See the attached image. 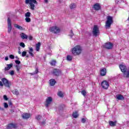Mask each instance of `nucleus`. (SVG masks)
<instances>
[{
  "label": "nucleus",
  "mask_w": 129,
  "mask_h": 129,
  "mask_svg": "<svg viewBox=\"0 0 129 129\" xmlns=\"http://www.w3.org/2000/svg\"><path fill=\"white\" fill-rule=\"evenodd\" d=\"M44 3H45V4H48V0H44Z\"/></svg>",
  "instance_id": "obj_51"
},
{
  "label": "nucleus",
  "mask_w": 129,
  "mask_h": 129,
  "mask_svg": "<svg viewBox=\"0 0 129 129\" xmlns=\"http://www.w3.org/2000/svg\"><path fill=\"white\" fill-rule=\"evenodd\" d=\"M50 64L51 66H56V60L55 59L52 60L50 61Z\"/></svg>",
  "instance_id": "obj_29"
},
{
  "label": "nucleus",
  "mask_w": 129,
  "mask_h": 129,
  "mask_svg": "<svg viewBox=\"0 0 129 129\" xmlns=\"http://www.w3.org/2000/svg\"><path fill=\"white\" fill-rule=\"evenodd\" d=\"M42 125H45V124H46V120H43L42 122H41Z\"/></svg>",
  "instance_id": "obj_46"
},
{
  "label": "nucleus",
  "mask_w": 129,
  "mask_h": 129,
  "mask_svg": "<svg viewBox=\"0 0 129 129\" xmlns=\"http://www.w3.org/2000/svg\"><path fill=\"white\" fill-rule=\"evenodd\" d=\"M71 34L69 35L70 37H73V36H74V33H73V31L72 30H71Z\"/></svg>",
  "instance_id": "obj_39"
},
{
  "label": "nucleus",
  "mask_w": 129,
  "mask_h": 129,
  "mask_svg": "<svg viewBox=\"0 0 129 129\" xmlns=\"http://www.w3.org/2000/svg\"><path fill=\"white\" fill-rule=\"evenodd\" d=\"M13 67V63H10L9 64H7V67L5 68V71H8L9 69H11Z\"/></svg>",
  "instance_id": "obj_24"
},
{
  "label": "nucleus",
  "mask_w": 129,
  "mask_h": 129,
  "mask_svg": "<svg viewBox=\"0 0 129 129\" xmlns=\"http://www.w3.org/2000/svg\"><path fill=\"white\" fill-rule=\"evenodd\" d=\"M72 115L73 117H74V118H77V117H78V116H79V115L78 114V111H75V112H73Z\"/></svg>",
  "instance_id": "obj_19"
},
{
  "label": "nucleus",
  "mask_w": 129,
  "mask_h": 129,
  "mask_svg": "<svg viewBox=\"0 0 129 129\" xmlns=\"http://www.w3.org/2000/svg\"><path fill=\"white\" fill-rule=\"evenodd\" d=\"M14 27L15 28H16L17 29H18V30H20L21 31H23V30H24V29L23 28V27H22L17 24H14Z\"/></svg>",
  "instance_id": "obj_21"
},
{
  "label": "nucleus",
  "mask_w": 129,
  "mask_h": 129,
  "mask_svg": "<svg viewBox=\"0 0 129 129\" xmlns=\"http://www.w3.org/2000/svg\"><path fill=\"white\" fill-rule=\"evenodd\" d=\"M18 127V126L17 125V124L15 123H10L7 126V129H10V128H17Z\"/></svg>",
  "instance_id": "obj_13"
},
{
  "label": "nucleus",
  "mask_w": 129,
  "mask_h": 129,
  "mask_svg": "<svg viewBox=\"0 0 129 129\" xmlns=\"http://www.w3.org/2000/svg\"><path fill=\"white\" fill-rule=\"evenodd\" d=\"M40 47H41V42H38L35 45V48L37 51H39Z\"/></svg>",
  "instance_id": "obj_22"
},
{
  "label": "nucleus",
  "mask_w": 129,
  "mask_h": 129,
  "mask_svg": "<svg viewBox=\"0 0 129 129\" xmlns=\"http://www.w3.org/2000/svg\"><path fill=\"white\" fill-rule=\"evenodd\" d=\"M106 19L105 27L107 29V28H110L111 25L113 24V18L112 16H108L106 17Z\"/></svg>",
  "instance_id": "obj_4"
},
{
  "label": "nucleus",
  "mask_w": 129,
  "mask_h": 129,
  "mask_svg": "<svg viewBox=\"0 0 129 129\" xmlns=\"http://www.w3.org/2000/svg\"><path fill=\"white\" fill-rule=\"evenodd\" d=\"M26 5H30V9L32 11H34L35 10V5H38V2L36 0H25Z\"/></svg>",
  "instance_id": "obj_3"
},
{
  "label": "nucleus",
  "mask_w": 129,
  "mask_h": 129,
  "mask_svg": "<svg viewBox=\"0 0 129 129\" xmlns=\"http://www.w3.org/2000/svg\"><path fill=\"white\" fill-rule=\"evenodd\" d=\"M101 76H105L106 75V69L104 68L100 71Z\"/></svg>",
  "instance_id": "obj_16"
},
{
  "label": "nucleus",
  "mask_w": 129,
  "mask_h": 129,
  "mask_svg": "<svg viewBox=\"0 0 129 129\" xmlns=\"http://www.w3.org/2000/svg\"><path fill=\"white\" fill-rule=\"evenodd\" d=\"M92 33L93 36L94 37H97V36H99V34H100V32L99 31V28L97 25H94L93 28Z\"/></svg>",
  "instance_id": "obj_5"
},
{
  "label": "nucleus",
  "mask_w": 129,
  "mask_h": 129,
  "mask_svg": "<svg viewBox=\"0 0 129 129\" xmlns=\"http://www.w3.org/2000/svg\"><path fill=\"white\" fill-rule=\"evenodd\" d=\"M5 60H6V61H8V60H9V57L6 56V57H5Z\"/></svg>",
  "instance_id": "obj_50"
},
{
  "label": "nucleus",
  "mask_w": 129,
  "mask_h": 129,
  "mask_svg": "<svg viewBox=\"0 0 129 129\" xmlns=\"http://www.w3.org/2000/svg\"><path fill=\"white\" fill-rule=\"evenodd\" d=\"M67 59L68 60V61H72V56L71 55H67Z\"/></svg>",
  "instance_id": "obj_31"
},
{
  "label": "nucleus",
  "mask_w": 129,
  "mask_h": 129,
  "mask_svg": "<svg viewBox=\"0 0 129 129\" xmlns=\"http://www.w3.org/2000/svg\"><path fill=\"white\" fill-rule=\"evenodd\" d=\"M93 9H94L95 11H99V10H101V6L98 3L95 4L93 7Z\"/></svg>",
  "instance_id": "obj_14"
},
{
  "label": "nucleus",
  "mask_w": 129,
  "mask_h": 129,
  "mask_svg": "<svg viewBox=\"0 0 129 129\" xmlns=\"http://www.w3.org/2000/svg\"><path fill=\"white\" fill-rule=\"evenodd\" d=\"M15 63L16 64H18V65H19V64H21V61L19 60H15Z\"/></svg>",
  "instance_id": "obj_41"
},
{
  "label": "nucleus",
  "mask_w": 129,
  "mask_h": 129,
  "mask_svg": "<svg viewBox=\"0 0 129 129\" xmlns=\"http://www.w3.org/2000/svg\"><path fill=\"white\" fill-rule=\"evenodd\" d=\"M53 101V99L51 97H47L46 99L45 106L46 107H49V105L51 104V102Z\"/></svg>",
  "instance_id": "obj_12"
},
{
  "label": "nucleus",
  "mask_w": 129,
  "mask_h": 129,
  "mask_svg": "<svg viewBox=\"0 0 129 129\" xmlns=\"http://www.w3.org/2000/svg\"><path fill=\"white\" fill-rule=\"evenodd\" d=\"M38 73H39V70H38V68H36V69L34 72V74H38Z\"/></svg>",
  "instance_id": "obj_45"
},
{
  "label": "nucleus",
  "mask_w": 129,
  "mask_h": 129,
  "mask_svg": "<svg viewBox=\"0 0 129 129\" xmlns=\"http://www.w3.org/2000/svg\"><path fill=\"white\" fill-rule=\"evenodd\" d=\"M0 86H4V84L2 81H0Z\"/></svg>",
  "instance_id": "obj_49"
},
{
  "label": "nucleus",
  "mask_w": 129,
  "mask_h": 129,
  "mask_svg": "<svg viewBox=\"0 0 129 129\" xmlns=\"http://www.w3.org/2000/svg\"><path fill=\"white\" fill-rule=\"evenodd\" d=\"M9 74H10V75H12V76H13V75H14V74H15V71H11L9 73Z\"/></svg>",
  "instance_id": "obj_40"
},
{
  "label": "nucleus",
  "mask_w": 129,
  "mask_h": 129,
  "mask_svg": "<svg viewBox=\"0 0 129 129\" xmlns=\"http://www.w3.org/2000/svg\"><path fill=\"white\" fill-rule=\"evenodd\" d=\"M101 85L104 89H107L109 86V83L107 81L104 80L101 82Z\"/></svg>",
  "instance_id": "obj_11"
},
{
  "label": "nucleus",
  "mask_w": 129,
  "mask_h": 129,
  "mask_svg": "<svg viewBox=\"0 0 129 129\" xmlns=\"http://www.w3.org/2000/svg\"><path fill=\"white\" fill-rule=\"evenodd\" d=\"M57 95L61 98H63V97H64V94H63V92H62V91L58 92V93H57Z\"/></svg>",
  "instance_id": "obj_28"
},
{
  "label": "nucleus",
  "mask_w": 129,
  "mask_h": 129,
  "mask_svg": "<svg viewBox=\"0 0 129 129\" xmlns=\"http://www.w3.org/2000/svg\"><path fill=\"white\" fill-rule=\"evenodd\" d=\"M4 107L5 108H8V107H9V105H8L7 103H4Z\"/></svg>",
  "instance_id": "obj_42"
},
{
  "label": "nucleus",
  "mask_w": 129,
  "mask_h": 129,
  "mask_svg": "<svg viewBox=\"0 0 129 129\" xmlns=\"http://www.w3.org/2000/svg\"><path fill=\"white\" fill-rule=\"evenodd\" d=\"M23 118L24 119H28V118H30L31 117V114L28 113H24L22 115Z\"/></svg>",
  "instance_id": "obj_15"
},
{
  "label": "nucleus",
  "mask_w": 129,
  "mask_h": 129,
  "mask_svg": "<svg viewBox=\"0 0 129 129\" xmlns=\"http://www.w3.org/2000/svg\"><path fill=\"white\" fill-rule=\"evenodd\" d=\"M7 24H8V32L10 33H11V32H12V21L11 20V19H10V17L8 18Z\"/></svg>",
  "instance_id": "obj_10"
},
{
  "label": "nucleus",
  "mask_w": 129,
  "mask_h": 129,
  "mask_svg": "<svg viewBox=\"0 0 129 129\" xmlns=\"http://www.w3.org/2000/svg\"><path fill=\"white\" fill-rule=\"evenodd\" d=\"M20 37H21L22 39H23V40H27V39H28V35H26L25 33H22L20 34Z\"/></svg>",
  "instance_id": "obj_20"
},
{
  "label": "nucleus",
  "mask_w": 129,
  "mask_h": 129,
  "mask_svg": "<svg viewBox=\"0 0 129 129\" xmlns=\"http://www.w3.org/2000/svg\"><path fill=\"white\" fill-rule=\"evenodd\" d=\"M15 58L17 59V60H20V58H19L18 56H16Z\"/></svg>",
  "instance_id": "obj_52"
},
{
  "label": "nucleus",
  "mask_w": 129,
  "mask_h": 129,
  "mask_svg": "<svg viewBox=\"0 0 129 129\" xmlns=\"http://www.w3.org/2000/svg\"><path fill=\"white\" fill-rule=\"evenodd\" d=\"M18 53H19V54H21V51H20V50H19V51H18Z\"/></svg>",
  "instance_id": "obj_53"
},
{
  "label": "nucleus",
  "mask_w": 129,
  "mask_h": 129,
  "mask_svg": "<svg viewBox=\"0 0 129 129\" xmlns=\"http://www.w3.org/2000/svg\"><path fill=\"white\" fill-rule=\"evenodd\" d=\"M4 98L5 99V100H8L9 99L8 98V97L7 96V95H4Z\"/></svg>",
  "instance_id": "obj_47"
},
{
  "label": "nucleus",
  "mask_w": 129,
  "mask_h": 129,
  "mask_svg": "<svg viewBox=\"0 0 129 129\" xmlns=\"http://www.w3.org/2000/svg\"><path fill=\"white\" fill-rule=\"evenodd\" d=\"M20 46L22 47V48H25V47H26V45H25V43L24 42H21L20 43Z\"/></svg>",
  "instance_id": "obj_34"
},
{
  "label": "nucleus",
  "mask_w": 129,
  "mask_h": 129,
  "mask_svg": "<svg viewBox=\"0 0 129 129\" xmlns=\"http://www.w3.org/2000/svg\"><path fill=\"white\" fill-rule=\"evenodd\" d=\"M49 84L50 86H54L56 84V81L55 79H51L49 80Z\"/></svg>",
  "instance_id": "obj_18"
},
{
  "label": "nucleus",
  "mask_w": 129,
  "mask_h": 129,
  "mask_svg": "<svg viewBox=\"0 0 129 129\" xmlns=\"http://www.w3.org/2000/svg\"><path fill=\"white\" fill-rule=\"evenodd\" d=\"M26 18H30L31 17V12H28L25 14Z\"/></svg>",
  "instance_id": "obj_30"
},
{
  "label": "nucleus",
  "mask_w": 129,
  "mask_h": 129,
  "mask_svg": "<svg viewBox=\"0 0 129 129\" xmlns=\"http://www.w3.org/2000/svg\"><path fill=\"white\" fill-rule=\"evenodd\" d=\"M2 82H3V84L6 86V87H8V88H11V85H12V83L11 82L9 81L8 79L5 78H3L2 79Z\"/></svg>",
  "instance_id": "obj_8"
},
{
  "label": "nucleus",
  "mask_w": 129,
  "mask_h": 129,
  "mask_svg": "<svg viewBox=\"0 0 129 129\" xmlns=\"http://www.w3.org/2000/svg\"><path fill=\"white\" fill-rule=\"evenodd\" d=\"M82 123H85L86 122V120L85 119V118H83L82 119Z\"/></svg>",
  "instance_id": "obj_43"
},
{
  "label": "nucleus",
  "mask_w": 129,
  "mask_h": 129,
  "mask_svg": "<svg viewBox=\"0 0 129 129\" xmlns=\"http://www.w3.org/2000/svg\"><path fill=\"white\" fill-rule=\"evenodd\" d=\"M87 92L86 91H85V90H83L81 91V94H82V95H83L84 96H86V94H87Z\"/></svg>",
  "instance_id": "obj_32"
},
{
  "label": "nucleus",
  "mask_w": 129,
  "mask_h": 129,
  "mask_svg": "<svg viewBox=\"0 0 129 129\" xmlns=\"http://www.w3.org/2000/svg\"><path fill=\"white\" fill-rule=\"evenodd\" d=\"M33 52H34V50L33 49V48L30 47L29 48V54H30L31 57H34V53H33Z\"/></svg>",
  "instance_id": "obj_23"
},
{
  "label": "nucleus",
  "mask_w": 129,
  "mask_h": 129,
  "mask_svg": "<svg viewBox=\"0 0 129 129\" xmlns=\"http://www.w3.org/2000/svg\"><path fill=\"white\" fill-rule=\"evenodd\" d=\"M10 58L11 59H15V55H13V54H11L10 56H9Z\"/></svg>",
  "instance_id": "obj_44"
},
{
  "label": "nucleus",
  "mask_w": 129,
  "mask_h": 129,
  "mask_svg": "<svg viewBox=\"0 0 129 129\" xmlns=\"http://www.w3.org/2000/svg\"><path fill=\"white\" fill-rule=\"evenodd\" d=\"M109 124L111 126H115V125H116V121H110L109 122Z\"/></svg>",
  "instance_id": "obj_25"
},
{
  "label": "nucleus",
  "mask_w": 129,
  "mask_h": 129,
  "mask_svg": "<svg viewBox=\"0 0 129 129\" xmlns=\"http://www.w3.org/2000/svg\"><path fill=\"white\" fill-rule=\"evenodd\" d=\"M12 93L13 94H15L16 95H19V92L18 89H15L14 90L12 91Z\"/></svg>",
  "instance_id": "obj_27"
},
{
  "label": "nucleus",
  "mask_w": 129,
  "mask_h": 129,
  "mask_svg": "<svg viewBox=\"0 0 129 129\" xmlns=\"http://www.w3.org/2000/svg\"><path fill=\"white\" fill-rule=\"evenodd\" d=\"M70 8L71 10H73L74 9H76V5L74 3H72L70 5Z\"/></svg>",
  "instance_id": "obj_26"
},
{
  "label": "nucleus",
  "mask_w": 129,
  "mask_h": 129,
  "mask_svg": "<svg viewBox=\"0 0 129 129\" xmlns=\"http://www.w3.org/2000/svg\"><path fill=\"white\" fill-rule=\"evenodd\" d=\"M27 55V52L26 51H23L22 52V57H25Z\"/></svg>",
  "instance_id": "obj_37"
},
{
  "label": "nucleus",
  "mask_w": 129,
  "mask_h": 129,
  "mask_svg": "<svg viewBox=\"0 0 129 129\" xmlns=\"http://www.w3.org/2000/svg\"><path fill=\"white\" fill-rule=\"evenodd\" d=\"M72 52L75 56L80 55L82 52V48L80 45H76L72 50Z\"/></svg>",
  "instance_id": "obj_2"
},
{
  "label": "nucleus",
  "mask_w": 129,
  "mask_h": 129,
  "mask_svg": "<svg viewBox=\"0 0 129 129\" xmlns=\"http://www.w3.org/2000/svg\"><path fill=\"white\" fill-rule=\"evenodd\" d=\"M18 49H19V51H20V47H19Z\"/></svg>",
  "instance_id": "obj_56"
},
{
  "label": "nucleus",
  "mask_w": 129,
  "mask_h": 129,
  "mask_svg": "<svg viewBox=\"0 0 129 129\" xmlns=\"http://www.w3.org/2000/svg\"><path fill=\"white\" fill-rule=\"evenodd\" d=\"M20 69H21V68H20V66H16V70L17 72H19L20 71Z\"/></svg>",
  "instance_id": "obj_38"
},
{
  "label": "nucleus",
  "mask_w": 129,
  "mask_h": 129,
  "mask_svg": "<svg viewBox=\"0 0 129 129\" xmlns=\"http://www.w3.org/2000/svg\"><path fill=\"white\" fill-rule=\"evenodd\" d=\"M8 104H9V106H11V107H12V106H13V103L12 102V101L9 100Z\"/></svg>",
  "instance_id": "obj_35"
},
{
  "label": "nucleus",
  "mask_w": 129,
  "mask_h": 129,
  "mask_svg": "<svg viewBox=\"0 0 129 129\" xmlns=\"http://www.w3.org/2000/svg\"><path fill=\"white\" fill-rule=\"evenodd\" d=\"M25 20L26 23H30L31 22V18L29 17H26Z\"/></svg>",
  "instance_id": "obj_33"
},
{
  "label": "nucleus",
  "mask_w": 129,
  "mask_h": 129,
  "mask_svg": "<svg viewBox=\"0 0 129 129\" xmlns=\"http://www.w3.org/2000/svg\"><path fill=\"white\" fill-rule=\"evenodd\" d=\"M62 73V71L59 69L54 68L53 69L52 74L54 75V76H56V77H59L60 75H61Z\"/></svg>",
  "instance_id": "obj_7"
},
{
  "label": "nucleus",
  "mask_w": 129,
  "mask_h": 129,
  "mask_svg": "<svg viewBox=\"0 0 129 129\" xmlns=\"http://www.w3.org/2000/svg\"><path fill=\"white\" fill-rule=\"evenodd\" d=\"M103 47L104 48H105V49L111 50V49H112V48H113V44L110 42H106L104 44Z\"/></svg>",
  "instance_id": "obj_9"
},
{
  "label": "nucleus",
  "mask_w": 129,
  "mask_h": 129,
  "mask_svg": "<svg viewBox=\"0 0 129 129\" xmlns=\"http://www.w3.org/2000/svg\"><path fill=\"white\" fill-rule=\"evenodd\" d=\"M116 97H117V99H118V100H124V97H123L122 95L118 94L116 95Z\"/></svg>",
  "instance_id": "obj_17"
},
{
  "label": "nucleus",
  "mask_w": 129,
  "mask_h": 129,
  "mask_svg": "<svg viewBox=\"0 0 129 129\" xmlns=\"http://www.w3.org/2000/svg\"><path fill=\"white\" fill-rule=\"evenodd\" d=\"M36 119H37V120H40L41 119V116L40 115H36Z\"/></svg>",
  "instance_id": "obj_36"
},
{
  "label": "nucleus",
  "mask_w": 129,
  "mask_h": 129,
  "mask_svg": "<svg viewBox=\"0 0 129 129\" xmlns=\"http://www.w3.org/2000/svg\"><path fill=\"white\" fill-rule=\"evenodd\" d=\"M29 40H30V41H32V40H33V36H30L28 38Z\"/></svg>",
  "instance_id": "obj_48"
},
{
  "label": "nucleus",
  "mask_w": 129,
  "mask_h": 129,
  "mask_svg": "<svg viewBox=\"0 0 129 129\" xmlns=\"http://www.w3.org/2000/svg\"><path fill=\"white\" fill-rule=\"evenodd\" d=\"M49 31L51 33H54V34H59L61 32L60 28L56 26L50 27Z\"/></svg>",
  "instance_id": "obj_6"
},
{
  "label": "nucleus",
  "mask_w": 129,
  "mask_h": 129,
  "mask_svg": "<svg viewBox=\"0 0 129 129\" xmlns=\"http://www.w3.org/2000/svg\"><path fill=\"white\" fill-rule=\"evenodd\" d=\"M26 57L28 58L29 57V55H27Z\"/></svg>",
  "instance_id": "obj_55"
},
{
  "label": "nucleus",
  "mask_w": 129,
  "mask_h": 129,
  "mask_svg": "<svg viewBox=\"0 0 129 129\" xmlns=\"http://www.w3.org/2000/svg\"><path fill=\"white\" fill-rule=\"evenodd\" d=\"M119 69L121 72L123 73V77H125V78H129V67L128 69H126V66L123 64H120Z\"/></svg>",
  "instance_id": "obj_1"
},
{
  "label": "nucleus",
  "mask_w": 129,
  "mask_h": 129,
  "mask_svg": "<svg viewBox=\"0 0 129 129\" xmlns=\"http://www.w3.org/2000/svg\"><path fill=\"white\" fill-rule=\"evenodd\" d=\"M30 74H31V75H34V74H33V73H31Z\"/></svg>",
  "instance_id": "obj_54"
}]
</instances>
